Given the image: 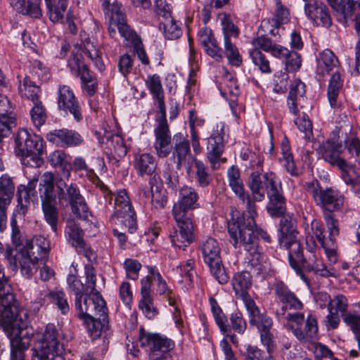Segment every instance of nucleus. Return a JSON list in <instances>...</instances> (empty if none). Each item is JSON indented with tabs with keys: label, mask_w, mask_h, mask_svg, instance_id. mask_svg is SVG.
<instances>
[{
	"label": "nucleus",
	"mask_w": 360,
	"mask_h": 360,
	"mask_svg": "<svg viewBox=\"0 0 360 360\" xmlns=\"http://www.w3.org/2000/svg\"><path fill=\"white\" fill-rule=\"evenodd\" d=\"M249 214L247 219L238 218L229 221L228 232L233 246L235 248H243L246 252L245 262L247 266L255 269L257 274H260L263 270V255L258 238L266 243H271L272 240L266 230L257 226L255 221L256 216Z\"/></svg>",
	"instance_id": "nucleus-1"
},
{
	"label": "nucleus",
	"mask_w": 360,
	"mask_h": 360,
	"mask_svg": "<svg viewBox=\"0 0 360 360\" xmlns=\"http://www.w3.org/2000/svg\"><path fill=\"white\" fill-rule=\"evenodd\" d=\"M28 314L20 309L18 301L0 310V324L10 340L11 360H25L34 329L29 326Z\"/></svg>",
	"instance_id": "nucleus-2"
},
{
	"label": "nucleus",
	"mask_w": 360,
	"mask_h": 360,
	"mask_svg": "<svg viewBox=\"0 0 360 360\" xmlns=\"http://www.w3.org/2000/svg\"><path fill=\"white\" fill-rule=\"evenodd\" d=\"M248 187L254 202L263 201L266 191L269 199L266 210L271 217H281L285 212V198L281 182L274 172H267L263 174L252 172L249 178Z\"/></svg>",
	"instance_id": "nucleus-3"
},
{
	"label": "nucleus",
	"mask_w": 360,
	"mask_h": 360,
	"mask_svg": "<svg viewBox=\"0 0 360 360\" xmlns=\"http://www.w3.org/2000/svg\"><path fill=\"white\" fill-rule=\"evenodd\" d=\"M103 188L104 197L110 204L115 196L114 212L110 217V221L122 224L129 233H134L137 229L136 214L126 190H120L113 195L106 187Z\"/></svg>",
	"instance_id": "nucleus-4"
},
{
	"label": "nucleus",
	"mask_w": 360,
	"mask_h": 360,
	"mask_svg": "<svg viewBox=\"0 0 360 360\" xmlns=\"http://www.w3.org/2000/svg\"><path fill=\"white\" fill-rule=\"evenodd\" d=\"M285 319L288 321V329L300 344L312 345L316 342L319 326L315 316L309 314L305 318L304 313L289 312Z\"/></svg>",
	"instance_id": "nucleus-5"
},
{
	"label": "nucleus",
	"mask_w": 360,
	"mask_h": 360,
	"mask_svg": "<svg viewBox=\"0 0 360 360\" xmlns=\"http://www.w3.org/2000/svg\"><path fill=\"white\" fill-rule=\"evenodd\" d=\"M57 197L59 202L69 205L72 213L80 219L86 220L90 214L88 204L77 184L68 185L62 178L56 179Z\"/></svg>",
	"instance_id": "nucleus-6"
},
{
	"label": "nucleus",
	"mask_w": 360,
	"mask_h": 360,
	"mask_svg": "<svg viewBox=\"0 0 360 360\" xmlns=\"http://www.w3.org/2000/svg\"><path fill=\"white\" fill-rule=\"evenodd\" d=\"M316 186L311 191L312 198L317 206H319L323 214L330 212H340L344 207L345 198L341 192L332 187L323 188L320 184L316 181Z\"/></svg>",
	"instance_id": "nucleus-7"
},
{
	"label": "nucleus",
	"mask_w": 360,
	"mask_h": 360,
	"mask_svg": "<svg viewBox=\"0 0 360 360\" xmlns=\"http://www.w3.org/2000/svg\"><path fill=\"white\" fill-rule=\"evenodd\" d=\"M102 6L105 16L110 20L111 25H115L122 37L133 44L140 41L136 32L127 25L121 4L117 1L110 3V0H102Z\"/></svg>",
	"instance_id": "nucleus-8"
},
{
	"label": "nucleus",
	"mask_w": 360,
	"mask_h": 360,
	"mask_svg": "<svg viewBox=\"0 0 360 360\" xmlns=\"http://www.w3.org/2000/svg\"><path fill=\"white\" fill-rule=\"evenodd\" d=\"M139 341L141 347L149 348L150 360L167 359L175 346L172 340L158 333H146L143 328L140 329Z\"/></svg>",
	"instance_id": "nucleus-9"
},
{
	"label": "nucleus",
	"mask_w": 360,
	"mask_h": 360,
	"mask_svg": "<svg viewBox=\"0 0 360 360\" xmlns=\"http://www.w3.org/2000/svg\"><path fill=\"white\" fill-rule=\"evenodd\" d=\"M45 151L44 142L41 137L32 134L27 130L20 129L15 136L14 152L17 157L34 158L41 156Z\"/></svg>",
	"instance_id": "nucleus-10"
},
{
	"label": "nucleus",
	"mask_w": 360,
	"mask_h": 360,
	"mask_svg": "<svg viewBox=\"0 0 360 360\" xmlns=\"http://www.w3.org/2000/svg\"><path fill=\"white\" fill-rule=\"evenodd\" d=\"M160 113V116L155 120L157 124L153 130V148L158 158H165L172 153L173 136L167 120V112Z\"/></svg>",
	"instance_id": "nucleus-11"
},
{
	"label": "nucleus",
	"mask_w": 360,
	"mask_h": 360,
	"mask_svg": "<svg viewBox=\"0 0 360 360\" xmlns=\"http://www.w3.org/2000/svg\"><path fill=\"white\" fill-rule=\"evenodd\" d=\"M57 105L60 112L72 116L77 123L83 120L82 106L70 86L59 85L57 91Z\"/></svg>",
	"instance_id": "nucleus-12"
},
{
	"label": "nucleus",
	"mask_w": 360,
	"mask_h": 360,
	"mask_svg": "<svg viewBox=\"0 0 360 360\" xmlns=\"http://www.w3.org/2000/svg\"><path fill=\"white\" fill-rule=\"evenodd\" d=\"M198 194L191 186H184L179 190V199L173 205L172 216L193 219L192 210L198 208Z\"/></svg>",
	"instance_id": "nucleus-13"
},
{
	"label": "nucleus",
	"mask_w": 360,
	"mask_h": 360,
	"mask_svg": "<svg viewBox=\"0 0 360 360\" xmlns=\"http://www.w3.org/2000/svg\"><path fill=\"white\" fill-rule=\"evenodd\" d=\"M276 298L281 303V314L286 316L285 311H301L304 309V304L292 292L288 285L283 281L276 280L272 287Z\"/></svg>",
	"instance_id": "nucleus-14"
},
{
	"label": "nucleus",
	"mask_w": 360,
	"mask_h": 360,
	"mask_svg": "<svg viewBox=\"0 0 360 360\" xmlns=\"http://www.w3.org/2000/svg\"><path fill=\"white\" fill-rule=\"evenodd\" d=\"M178 229H174L169 234L173 245L184 250L194 240L193 219L173 216Z\"/></svg>",
	"instance_id": "nucleus-15"
},
{
	"label": "nucleus",
	"mask_w": 360,
	"mask_h": 360,
	"mask_svg": "<svg viewBox=\"0 0 360 360\" xmlns=\"http://www.w3.org/2000/svg\"><path fill=\"white\" fill-rule=\"evenodd\" d=\"M95 309L98 311L91 317L82 320L93 340L101 337L102 331L107 327L108 323V308L103 297H98L95 300Z\"/></svg>",
	"instance_id": "nucleus-16"
},
{
	"label": "nucleus",
	"mask_w": 360,
	"mask_h": 360,
	"mask_svg": "<svg viewBox=\"0 0 360 360\" xmlns=\"http://www.w3.org/2000/svg\"><path fill=\"white\" fill-rule=\"evenodd\" d=\"M173 145L172 146V155L174 163L177 169L182 167H190L194 159L189 140L182 133H176L173 136Z\"/></svg>",
	"instance_id": "nucleus-17"
},
{
	"label": "nucleus",
	"mask_w": 360,
	"mask_h": 360,
	"mask_svg": "<svg viewBox=\"0 0 360 360\" xmlns=\"http://www.w3.org/2000/svg\"><path fill=\"white\" fill-rule=\"evenodd\" d=\"M298 232L292 219L283 217L279 223L278 240L281 248L288 250V256L298 251L301 243L297 239Z\"/></svg>",
	"instance_id": "nucleus-18"
},
{
	"label": "nucleus",
	"mask_w": 360,
	"mask_h": 360,
	"mask_svg": "<svg viewBox=\"0 0 360 360\" xmlns=\"http://www.w3.org/2000/svg\"><path fill=\"white\" fill-rule=\"evenodd\" d=\"M61 335L53 324H48L43 333L39 348L32 349L33 353L61 354L64 350Z\"/></svg>",
	"instance_id": "nucleus-19"
},
{
	"label": "nucleus",
	"mask_w": 360,
	"mask_h": 360,
	"mask_svg": "<svg viewBox=\"0 0 360 360\" xmlns=\"http://www.w3.org/2000/svg\"><path fill=\"white\" fill-rule=\"evenodd\" d=\"M321 158L333 167H340L347 162V158L342 155L344 148L342 141L335 137L328 139L319 148Z\"/></svg>",
	"instance_id": "nucleus-20"
},
{
	"label": "nucleus",
	"mask_w": 360,
	"mask_h": 360,
	"mask_svg": "<svg viewBox=\"0 0 360 360\" xmlns=\"http://www.w3.org/2000/svg\"><path fill=\"white\" fill-rule=\"evenodd\" d=\"M206 149L207 158L213 170L218 169L221 164L226 162V158L221 157L224 150L223 130L214 132L207 138Z\"/></svg>",
	"instance_id": "nucleus-21"
},
{
	"label": "nucleus",
	"mask_w": 360,
	"mask_h": 360,
	"mask_svg": "<svg viewBox=\"0 0 360 360\" xmlns=\"http://www.w3.org/2000/svg\"><path fill=\"white\" fill-rule=\"evenodd\" d=\"M288 259L291 267L305 280L302 271H311L320 259L317 258L313 248L304 254L301 246L298 251H295V253L292 252L288 256Z\"/></svg>",
	"instance_id": "nucleus-22"
},
{
	"label": "nucleus",
	"mask_w": 360,
	"mask_h": 360,
	"mask_svg": "<svg viewBox=\"0 0 360 360\" xmlns=\"http://www.w3.org/2000/svg\"><path fill=\"white\" fill-rule=\"evenodd\" d=\"M343 70L338 58L330 49L320 52L316 57V74L323 77Z\"/></svg>",
	"instance_id": "nucleus-23"
},
{
	"label": "nucleus",
	"mask_w": 360,
	"mask_h": 360,
	"mask_svg": "<svg viewBox=\"0 0 360 360\" xmlns=\"http://www.w3.org/2000/svg\"><path fill=\"white\" fill-rule=\"evenodd\" d=\"M46 139L59 147H74L83 142L81 135L75 130L55 129L46 134Z\"/></svg>",
	"instance_id": "nucleus-24"
},
{
	"label": "nucleus",
	"mask_w": 360,
	"mask_h": 360,
	"mask_svg": "<svg viewBox=\"0 0 360 360\" xmlns=\"http://www.w3.org/2000/svg\"><path fill=\"white\" fill-rule=\"evenodd\" d=\"M141 299L139 301V307L146 317L153 319L158 314V311L153 304L150 278L148 276L143 277L141 280Z\"/></svg>",
	"instance_id": "nucleus-25"
},
{
	"label": "nucleus",
	"mask_w": 360,
	"mask_h": 360,
	"mask_svg": "<svg viewBox=\"0 0 360 360\" xmlns=\"http://www.w3.org/2000/svg\"><path fill=\"white\" fill-rule=\"evenodd\" d=\"M250 324L257 327L262 344L266 347L268 353L271 354L273 347V334L271 332L273 319L264 312L250 321Z\"/></svg>",
	"instance_id": "nucleus-26"
},
{
	"label": "nucleus",
	"mask_w": 360,
	"mask_h": 360,
	"mask_svg": "<svg viewBox=\"0 0 360 360\" xmlns=\"http://www.w3.org/2000/svg\"><path fill=\"white\" fill-rule=\"evenodd\" d=\"M25 249L26 252L30 254L32 259L44 264L49 255L50 242L44 236H39L34 242L26 240Z\"/></svg>",
	"instance_id": "nucleus-27"
},
{
	"label": "nucleus",
	"mask_w": 360,
	"mask_h": 360,
	"mask_svg": "<svg viewBox=\"0 0 360 360\" xmlns=\"http://www.w3.org/2000/svg\"><path fill=\"white\" fill-rule=\"evenodd\" d=\"M344 69L330 74V79L327 88V98L330 107L338 110L342 105V102L339 99L340 91L344 84Z\"/></svg>",
	"instance_id": "nucleus-28"
},
{
	"label": "nucleus",
	"mask_w": 360,
	"mask_h": 360,
	"mask_svg": "<svg viewBox=\"0 0 360 360\" xmlns=\"http://www.w3.org/2000/svg\"><path fill=\"white\" fill-rule=\"evenodd\" d=\"M57 178L60 177H55L54 174L50 172H46L42 175L39 184V193L41 204L57 202V193H56L55 191Z\"/></svg>",
	"instance_id": "nucleus-29"
},
{
	"label": "nucleus",
	"mask_w": 360,
	"mask_h": 360,
	"mask_svg": "<svg viewBox=\"0 0 360 360\" xmlns=\"http://www.w3.org/2000/svg\"><path fill=\"white\" fill-rule=\"evenodd\" d=\"M305 14L316 26L328 28L332 25L333 21L329 9L322 2H320L311 9L308 10Z\"/></svg>",
	"instance_id": "nucleus-30"
},
{
	"label": "nucleus",
	"mask_w": 360,
	"mask_h": 360,
	"mask_svg": "<svg viewBox=\"0 0 360 360\" xmlns=\"http://www.w3.org/2000/svg\"><path fill=\"white\" fill-rule=\"evenodd\" d=\"M336 13L340 15L341 20L351 18L360 11V3L355 0H326Z\"/></svg>",
	"instance_id": "nucleus-31"
},
{
	"label": "nucleus",
	"mask_w": 360,
	"mask_h": 360,
	"mask_svg": "<svg viewBox=\"0 0 360 360\" xmlns=\"http://www.w3.org/2000/svg\"><path fill=\"white\" fill-rule=\"evenodd\" d=\"M200 250L207 265L221 260L219 244L214 238L207 237L202 240L200 245Z\"/></svg>",
	"instance_id": "nucleus-32"
},
{
	"label": "nucleus",
	"mask_w": 360,
	"mask_h": 360,
	"mask_svg": "<svg viewBox=\"0 0 360 360\" xmlns=\"http://www.w3.org/2000/svg\"><path fill=\"white\" fill-rule=\"evenodd\" d=\"M134 167L139 176H150L156 170L157 162L150 153L137 154L134 157Z\"/></svg>",
	"instance_id": "nucleus-33"
},
{
	"label": "nucleus",
	"mask_w": 360,
	"mask_h": 360,
	"mask_svg": "<svg viewBox=\"0 0 360 360\" xmlns=\"http://www.w3.org/2000/svg\"><path fill=\"white\" fill-rule=\"evenodd\" d=\"M91 293L85 292L82 297H75V305L77 311V316L81 320L91 317L98 314L95 309L96 296L91 300Z\"/></svg>",
	"instance_id": "nucleus-34"
},
{
	"label": "nucleus",
	"mask_w": 360,
	"mask_h": 360,
	"mask_svg": "<svg viewBox=\"0 0 360 360\" xmlns=\"http://www.w3.org/2000/svg\"><path fill=\"white\" fill-rule=\"evenodd\" d=\"M323 217L328 232V243L326 245H328L329 250H333L335 255H337L338 243L336 237L340 234L339 220L334 214L330 212L323 214Z\"/></svg>",
	"instance_id": "nucleus-35"
},
{
	"label": "nucleus",
	"mask_w": 360,
	"mask_h": 360,
	"mask_svg": "<svg viewBox=\"0 0 360 360\" xmlns=\"http://www.w3.org/2000/svg\"><path fill=\"white\" fill-rule=\"evenodd\" d=\"M233 289L238 297L250 295L248 291L252 286V275L248 271L235 273L231 279Z\"/></svg>",
	"instance_id": "nucleus-36"
},
{
	"label": "nucleus",
	"mask_w": 360,
	"mask_h": 360,
	"mask_svg": "<svg viewBox=\"0 0 360 360\" xmlns=\"http://www.w3.org/2000/svg\"><path fill=\"white\" fill-rule=\"evenodd\" d=\"M306 94V85L300 79H296L290 85L288 96L287 98V105L290 112L293 115H297L298 103L300 98H303Z\"/></svg>",
	"instance_id": "nucleus-37"
},
{
	"label": "nucleus",
	"mask_w": 360,
	"mask_h": 360,
	"mask_svg": "<svg viewBox=\"0 0 360 360\" xmlns=\"http://www.w3.org/2000/svg\"><path fill=\"white\" fill-rule=\"evenodd\" d=\"M146 84L153 98L157 101L160 112H166L164 91L160 76L156 74L148 76Z\"/></svg>",
	"instance_id": "nucleus-38"
},
{
	"label": "nucleus",
	"mask_w": 360,
	"mask_h": 360,
	"mask_svg": "<svg viewBox=\"0 0 360 360\" xmlns=\"http://www.w3.org/2000/svg\"><path fill=\"white\" fill-rule=\"evenodd\" d=\"M149 272L156 282V291L160 295H163L168 301L170 306H174L176 304V294L167 285L161 274L155 267H150Z\"/></svg>",
	"instance_id": "nucleus-39"
},
{
	"label": "nucleus",
	"mask_w": 360,
	"mask_h": 360,
	"mask_svg": "<svg viewBox=\"0 0 360 360\" xmlns=\"http://www.w3.org/2000/svg\"><path fill=\"white\" fill-rule=\"evenodd\" d=\"M9 99L0 94V127H14L16 125V115Z\"/></svg>",
	"instance_id": "nucleus-40"
},
{
	"label": "nucleus",
	"mask_w": 360,
	"mask_h": 360,
	"mask_svg": "<svg viewBox=\"0 0 360 360\" xmlns=\"http://www.w3.org/2000/svg\"><path fill=\"white\" fill-rule=\"evenodd\" d=\"M229 186L233 193L243 201L246 203V209L249 214L252 216H257V206L252 198L250 197L248 192L245 190L244 185L241 179L229 182Z\"/></svg>",
	"instance_id": "nucleus-41"
},
{
	"label": "nucleus",
	"mask_w": 360,
	"mask_h": 360,
	"mask_svg": "<svg viewBox=\"0 0 360 360\" xmlns=\"http://www.w3.org/2000/svg\"><path fill=\"white\" fill-rule=\"evenodd\" d=\"M41 3V0H19L13 6L22 15L40 18L42 16Z\"/></svg>",
	"instance_id": "nucleus-42"
},
{
	"label": "nucleus",
	"mask_w": 360,
	"mask_h": 360,
	"mask_svg": "<svg viewBox=\"0 0 360 360\" xmlns=\"http://www.w3.org/2000/svg\"><path fill=\"white\" fill-rule=\"evenodd\" d=\"M311 230L316 238L321 244V247L324 249L325 253L328 260L333 263H335L338 259L337 255H335L333 250H329L328 245V237L326 238L324 235L325 228L322 222L317 220H314L311 222Z\"/></svg>",
	"instance_id": "nucleus-43"
},
{
	"label": "nucleus",
	"mask_w": 360,
	"mask_h": 360,
	"mask_svg": "<svg viewBox=\"0 0 360 360\" xmlns=\"http://www.w3.org/2000/svg\"><path fill=\"white\" fill-rule=\"evenodd\" d=\"M49 161L53 167H62L64 177L69 180L71 172L68 167L70 166V157L68 154L61 150H55L49 155Z\"/></svg>",
	"instance_id": "nucleus-44"
},
{
	"label": "nucleus",
	"mask_w": 360,
	"mask_h": 360,
	"mask_svg": "<svg viewBox=\"0 0 360 360\" xmlns=\"http://www.w3.org/2000/svg\"><path fill=\"white\" fill-rule=\"evenodd\" d=\"M248 53L253 65L262 74L268 75L272 72L270 60L262 51L251 49Z\"/></svg>",
	"instance_id": "nucleus-45"
},
{
	"label": "nucleus",
	"mask_w": 360,
	"mask_h": 360,
	"mask_svg": "<svg viewBox=\"0 0 360 360\" xmlns=\"http://www.w3.org/2000/svg\"><path fill=\"white\" fill-rule=\"evenodd\" d=\"M49 19L57 22L63 18L68 8V0H45Z\"/></svg>",
	"instance_id": "nucleus-46"
},
{
	"label": "nucleus",
	"mask_w": 360,
	"mask_h": 360,
	"mask_svg": "<svg viewBox=\"0 0 360 360\" xmlns=\"http://www.w3.org/2000/svg\"><path fill=\"white\" fill-rule=\"evenodd\" d=\"M211 311L217 326L219 327L221 333H229L230 330V325L228 319L219 305L217 300L214 297L209 298Z\"/></svg>",
	"instance_id": "nucleus-47"
},
{
	"label": "nucleus",
	"mask_w": 360,
	"mask_h": 360,
	"mask_svg": "<svg viewBox=\"0 0 360 360\" xmlns=\"http://www.w3.org/2000/svg\"><path fill=\"white\" fill-rule=\"evenodd\" d=\"M19 92L22 97L30 100L32 103L40 101L41 89L28 77H25L22 84L19 86Z\"/></svg>",
	"instance_id": "nucleus-48"
},
{
	"label": "nucleus",
	"mask_w": 360,
	"mask_h": 360,
	"mask_svg": "<svg viewBox=\"0 0 360 360\" xmlns=\"http://www.w3.org/2000/svg\"><path fill=\"white\" fill-rule=\"evenodd\" d=\"M44 218L54 233H57L59 221V210L57 202L41 204Z\"/></svg>",
	"instance_id": "nucleus-49"
},
{
	"label": "nucleus",
	"mask_w": 360,
	"mask_h": 360,
	"mask_svg": "<svg viewBox=\"0 0 360 360\" xmlns=\"http://www.w3.org/2000/svg\"><path fill=\"white\" fill-rule=\"evenodd\" d=\"M68 241L77 248H84L86 245L84 240V233L80 226L75 223L68 224L65 230Z\"/></svg>",
	"instance_id": "nucleus-50"
},
{
	"label": "nucleus",
	"mask_w": 360,
	"mask_h": 360,
	"mask_svg": "<svg viewBox=\"0 0 360 360\" xmlns=\"http://www.w3.org/2000/svg\"><path fill=\"white\" fill-rule=\"evenodd\" d=\"M338 169L340 170L342 179L347 186L360 189V174L356 172L352 165L347 162Z\"/></svg>",
	"instance_id": "nucleus-51"
},
{
	"label": "nucleus",
	"mask_w": 360,
	"mask_h": 360,
	"mask_svg": "<svg viewBox=\"0 0 360 360\" xmlns=\"http://www.w3.org/2000/svg\"><path fill=\"white\" fill-rule=\"evenodd\" d=\"M49 300L51 304L57 307L62 314L65 315L70 311V306L64 291L56 289L49 290Z\"/></svg>",
	"instance_id": "nucleus-52"
},
{
	"label": "nucleus",
	"mask_w": 360,
	"mask_h": 360,
	"mask_svg": "<svg viewBox=\"0 0 360 360\" xmlns=\"http://www.w3.org/2000/svg\"><path fill=\"white\" fill-rule=\"evenodd\" d=\"M294 119V123L298 129L304 134V138L308 141L314 139L312 122L309 119L308 115L305 112L300 114Z\"/></svg>",
	"instance_id": "nucleus-53"
},
{
	"label": "nucleus",
	"mask_w": 360,
	"mask_h": 360,
	"mask_svg": "<svg viewBox=\"0 0 360 360\" xmlns=\"http://www.w3.org/2000/svg\"><path fill=\"white\" fill-rule=\"evenodd\" d=\"M224 56L227 58L228 63L236 68L240 67L243 64V56L236 45L232 41H224Z\"/></svg>",
	"instance_id": "nucleus-54"
},
{
	"label": "nucleus",
	"mask_w": 360,
	"mask_h": 360,
	"mask_svg": "<svg viewBox=\"0 0 360 360\" xmlns=\"http://www.w3.org/2000/svg\"><path fill=\"white\" fill-rule=\"evenodd\" d=\"M160 29H162L166 39L175 40L182 34L181 23L174 20L172 18L167 19L160 25Z\"/></svg>",
	"instance_id": "nucleus-55"
},
{
	"label": "nucleus",
	"mask_w": 360,
	"mask_h": 360,
	"mask_svg": "<svg viewBox=\"0 0 360 360\" xmlns=\"http://www.w3.org/2000/svg\"><path fill=\"white\" fill-rule=\"evenodd\" d=\"M15 190L12 179L8 175H3L0 178V202L10 204Z\"/></svg>",
	"instance_id": "nucleus-56"
},
{
	"label": "nucleus",
	"mask_w": 360,
	"mask_h": 360,
	"mask_svg": "<svg viewBox=\"0 0 360 360\" xmlns=\"http://www.w3.org/2000/svg\"><path fill=\"white\" fill-rule=\"evenodd\" d=\"M70 72L75 77H80L83 72L90 71L89 67L82 61V54L72 53L68 61Z\"/></svg>",
	"instance_id": "nucleus-57"
},
{
	"label": "nucleus",
	"mask_w": 360,
	"mask_h": 360,
	"mask_svg": "<svg viewBox=\"0 0 360 360\" xmlns=\"http://www.w3.org/2000/svg\"><path fill=\"white\" fill-rule=\"evenodd\" d=\"M195 179L198 184L202 188L208 186L212 181L209 168L200 160H195Z\"/></svg>",
	"instance_id": "nucleus-58"
},
{
	"label": "nucleus",
	"mask_w": 360,
	"mask_h": 360,
	"mask_svg": "<svg viewBox=\"0 0 360 360\" xmlns=\"http://www.w3.org/2000/svg\"><path fill=\"white\" fill-rule=\"evenodd\" d=\"M79 78L83 91L87 96H93L98 89L97 79L94 73L91 70L83 72Z\"/></svg>",
	"instance_id": "nucleus-59"
},
{
	"label": "nucleus",
	"mask_w": 360,
	"mask_h": 360,
	"mask_svg": "<svg viewBox=\"0 0 360 360\" xmlns=\"http://www.w3.org/2000/svg\"><path fill=\"white\" fill-rule=\"evenodd\" d=\"M221 30L224 41H231V38H238L240 34L239 28L233 22L230 16L224 14L221 19Z\"/></svg>",
	"instance_id": "nucleus-60"
},
{
	"label": "nucleus",
	"mask_w": 360,
	"mask_h": 360,
	"mask_svg": "<svg viewBox=\"0 0 360 360\" xmlns=\"http://www.w3.org/2000/svg\"><path fill=\"white\" fill-rule=\"evenodd\" d=\"M151 204L156 210L164 209L168 202L167 192L163 187L156 186L154 189L153 186L150 187Z\"/></svg>",
	"instance_id": "nucleus-61"
},
{
	"label": "nucleus",
	"mask_w": 360,
	"mask_h": 360,
	"mask_svg": "<svg viewBox=\"0 0 360 360\" xmlns=\"http://www.w3.org/2000/svg\"><path fill=\"white\" fill-rule=\"evenodd\" d=\"M109 143L110 144V147H112L110 148L111 154L116 162H118L120 158L127 155V148L124 139L121 136L118 135L112 136L109 140Z\"/></svg>",
	"instance_id": "nucleus-62"
},
{
	"label": "nucleus",
	"mask_w": 360,
	"mask_h": 360,
	"mask_svg": "<svg viewBox=\"0 0 360 360\" xmlns=\"http://www.w3.org/2000/svg\"><path fill=\"white\" fill-rule=\"evenodd\" d=\"M195 260L189 259L186 263L181 264L176 267L177 271L183 278L181 282H185L188 287L193 286Z\"/></svg>",
	"instance_id": "nucleus-63"
},
{
	"label": "nucleus",
	"mask_w": 360,
	"mask_h": 360,
	"mask_svg": "<svg viewBox=\"0 0 360 360\" xmlns=\"http://www.w3.org/2000/svg\"><path fill=\"white\" fill-rule=\"evenodd\" d=\"M342 319L354 334L358 345H360V315L348 311L347 314H342Z\"/></svg>",
	"instance_id": "nucleus-64"
}]
</instances>
